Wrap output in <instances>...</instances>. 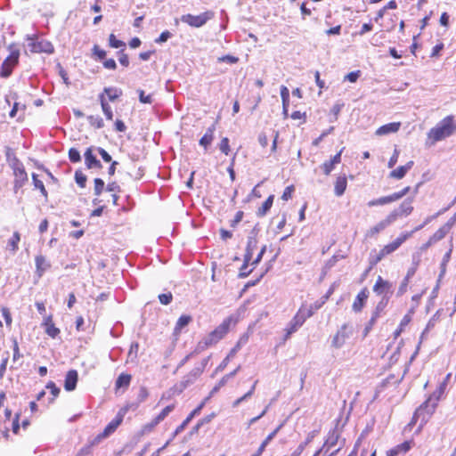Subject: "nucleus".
Here are the masks:
<instances>
[{
	"instance_id": "1",
	"label": "nucleus",
	"mask_w": 456,
	"mask_h": 456,
	"mask_svg": "<svg viewBox=\"0 0 456 456\" xmlns=\"http://www.w3.org/2000/svg\"><path fill=\"white\" fill-rule=\"evenodd\" d=\"M456 131V123L452 116H447L428 132V137L434 142L441 141Z\"/></svg>"
},
{
	"instance_id": "2",
	"label": "nucleus",
	"mask_w": 456,
	"mask_h": 456,
	"mask_svg": "<svg viewBox=\"0 0 456 456\" xmlns=\"http://www.w3.org/2000/svg\"><path fill=\"white\" fill-rule=\"evenodd\" d=\"M229 322H224L219 325L215 330L210 332L208 337L199 342L195 352L200 353L208 346L217 343L222 339L228 331Z\"/></svg>"
},
{
	"instance_id": "3",
	"label": "nucleus",
	"mask_w": 456,
	"mask_h": 456,
	"mask_svg": "<svg viewBox=\"0 0 456 456\" xmlns=\"http://www.w3.org/2000/svg\"><path fill=\"white\" fill-rule=\"evenodd\" d=\"M213 16V12L208 11L199 15L184 14L181 17V20L191 27L200 28L204 26L208 20H211Z\"/></svg>"
},
{
	"instance_id": "4",
	"label": "nucleus",
	"mask_w": 456,
	"mask_h": 456,
	"mask_svg": "<svg viewBox=\"0 0 456 456\" xmlns=\"http://www.w3.org/2000/svg\"><path fill=\"white\" fill-rule=\"evenodd\" d=\"M20 56L19 50H12L10 54L6 57L4 61L2 64V70H1V76L4 77H7L11 75L12 69L16 66L18 63Z\"/></svg>"
},
{
	"instance_id": "5",
	"label": "nucleus",
	"mask_w": 456,
	"mask_h": 456,
	"mask_svg": "<svg viewBox=\"0 0 456 456\" xmlns=\"http://www.w3.org/2000/svg\"><path fill=\"white\" fill-rule=\"evenodd\" d=\"M12 167L15 176L14 187L20 188L28 181V175L22 163H20L17 159H13Z\"/></svg>"
},
{
	"instance_id": "6",
	"label": "nucleus",
	"mask_w": 456,
	"mask_h": 456,
	"mask_svg": "<svg viewBox=\"0 0 456 456\" xmlns=\"http://www.w3.org/2000/svg\"><path fill=\"white\" fill-rule=\"evenodd\" d=\"M373 291L377 295L389 299L393 293V284L392 282L384 280L381 276H379L373 286Z\"/></svg>"
},
{
	"instance_id": "7",
	"label": "nucleus",
	"mask_w": 456,
	"mask_h": 456,
	"mask_svg": "<svg viewBox=\"0 0 456 456\" xmlns=\"http://www.w3.org/2000/svg\"><path fill=\"white\" fill-rule=\"evenodd\" d=\"M351 334L352 329L348 326V324L342 325V327L333 337L331 346L335 348L342 347L346 341L350 338Z\"/></svg>"
},
{
	"instance_id": "8",
	"label": "nucleus",
	"mask_w": 456,
	"mask_h": 456,
	"mask_svg": "<svg viewBox=\"0 0 456 456\" xmlns=\"http://www.w3.org/2000/svg\"><path fill=\"white\" fill-rule=\"evenodd\" d=\"M413 199L405 200L397 208L394 209L388 216L393 217L395 223L401 216H407L413 211Z\"/></svg>"
},
{
	"instance_id": "9",
	"label": "nucleus",
	"mask_w": 456,
	"mask_h": 456,
	"mask_svg": "<svg viewBox=\"0 0 456 456\" xmlns=\"http://www.w3.org/2000/svg\"><path fill=\"white\" fill-rule=\"evenodd\" d=\"M256 246V240L253 238H248V245L246 248V253L244 256V263L242 266L240 267V273H239V278H246L248 275V273H244V269H246L248 265V262L251 260L253 256V250Z\"/></svg>"
},
{
	"instance_id": "10",
	"label": "nucleus",
	"mask_w": 456,
	"mask_h": 456,
	"mask_svg": "<svg viewBox=\"0 0 456 456\" xmlns=\"http://www.w3.org/2000/svg\"><path fill=\"white\" fill-rule=\"evenodd\" d=\"M202 374L201 369L193 368L185 375L177 386L179 393L183 392L187 387L192 385Z\"/></svg>"
},
{
	"instance_id": "11",
	"label": "nucleus",
	"mask_w": 456,
	"mask_h": 456,
	"mask_svg": "<svg viewBox=\"0 0 456 456\" xmlns=\"http://www.w3.org/2000/svg\"><path fill=\"white\" fill-rule=\"evenodd\" d=\"M412 236V232H405L401 234L393 242L386 245L381 250L383 255H389L395 251L407 239Z\"/></svg>"
},
{
	"instance_id": "12",
	"label": "nucleus",
	"mask_w": 456,
	"mask_h": 456,
	"mask_svg": "<svg viewBox=\"0 0 456 456\" xmlns=\"http://www.w3.org/2000/svg\"><path fill=\"white\" fill-rule=\"evenodd\" d=\"M121 411H123L124 412L121 413V411H120L118 413V415L117 416V418L115 419H113L112 421H110L106 426V428H104L103 432L99 436L100 437L105 438V437L109 436L110 434H112L117 429V428L122 422L123 416L126 413V409H122Z\"/></svg>"
},
{
	"instance_id": "13",
	"label": "nucleus",
	"mask_w": 456,
	"mask_h": 456,
	"mask_svg": "<svg viewBox=\"0 0 456 456\" xmlns=\"http://www.w3.org/2000/svg\"><path fill=\"white\" fill-rule=\"evenodd\" d=\"M344 148H342L339 152H338L335 156H333L330 160L325 161L321 168L323 171L325 175H329L331 171L335 168V166L341 162V154L343 152Z\"/></svg>"
},
{
	"instance_id": "14",
	"label": "nucleus",
	"mask_w": 456,
	"mask_h": 456,
	"mask_svg": "<svg viewBox=\"0 0 456 456\" xmlns=\"http://www.w3.org/2000/svg\"><path fill=\"white\" fill-rule=\"evenodd\" d=\"M455 223L454 218H451L446 224H444L442 227H440L432 236L431 240L435 241L436 243L439 240H443L446 234L450 232L452 227L453 226Z\"/></svg>"
},
{
	"instance_id": "15",
	"label": "nucleus",
	"mask_w": 456,
	"mask_h": 456,
	"mask_svg": "<svg viewBox=\"0 0 456 456\" xmlns=\"http://www.w3.org/2000/svg\"><path fill=\"white\" fill-rule=\"evenodd\" d=\"M394 222H393V217L392 216H389L387 215V216L379 221L378 224H376L373 227H371L368 232H367V236L368 237H373L375 236L376 234H378L379 232H382L383 230H385L387 226H389L390 224H392Z\"/></svg>"
},
{
	"instance_id": "16",
	"label": "nucleus",
	"mask_w": 456,
	"mask_h": 456,
	"mask_svg": "<svg viewBox=\"0 0 456 456\" xmlns=\"http://www.w3.org/2000/svg\"><path fill=\"white\" fill-rule=\"evenodd\" d=\"M304 322V317L297 314L290 321V322L288 325V328L286 329L285 339H288L291 334L296 332L297 329L303 325Z\"/></svg>"
},
{
	"instance_id": "17",
	"label": "nucleus",
	"mask_w": 456,
	"mask_h": 456,
	"mask_svg": "<svg viewBox=\"0 0 456 456\" xmlns=\"http://www.w3.org/2000/svg\"><path fill=\"white\" fill-rule=\"evenodd\" d=\"M78 379V374L77 371L75 370H70L66 374L65 382H64V388L67 391H73L77 383Z\"/></svg>"
},
{
	"instance_id": "18",
	"label": "nucleus",
	"mask_w": 456,
	"mask_h": 456,
	"mask_svg": "<svg viewBox=\"0 0 456 456\" xmlns=\"http://www.w3.org/2000/svg\"><path fill=\"white\" fill-rule=\"evenodd\" d=\"M401 126L400 122H393L381 126L379 127L375 134L378 136L387 135L389 134L396 133Z\"/></svg>"
},
{
	"instance_id": "19",
	"label": "nucleus",
	"mask_w": 456,
	"mask_h": 456,
	"mask_svg": "<svg viewBox=\"0 0 456 456\" xmlns=\"http://www.w3.org/2000/svg\"><path fill=\"white\" fill-rule=\"evenodd\" d=\"M413 161H408L405 165L400 166L390 172L389 177L400 180L405 176L407 172L413 167Z\"/></svg>"
},
{
	"instance_id": "20",
	"label": "nucleus",
	"mask_w": 456,
	"mask_h": 456,
	"mask_svg": "<svg viewBox=\"0 0 456 456\" xmlns=\"http://www.w3.org/2000/svg\"><path fill=\"white\" fill-rule=\"evenodd\" d=\"M411 448V442L405 441L401 444H398L387 452V456H398L400 454H405Z\"/></svg>"
},
{
	"instance_id": "21",
	"label": "nucleus",
	"mask_w": 456,
	"mask_h": 456,
	"mask_svg": "<svg viewBox=\"0 0 456 456\" xmlns=\"http://www.w3.org/2000/svg\"><path fill=\"white\" fill-rule=\"evenodd\" d=\"M85 162L88 168H102V164L93 154L92 148H88L85 152Z\"/></svg>"
},
{
	"instance_id": "22",
	"label": "nucleus",
	"mask_w": 456,
	"mask_h": 456,
	"mask_svg": "<svg viewBox=\"0 0 456 456\" xmlns=\"http://www.w3.org/2000/svg\"><path fill=\"white\" fill-rule=\"evenodd\" d=\"M368 294L369 293L367 289H363L361 292H359L352 306L354 312H360L362 310L368 298Z\"/></svg>"
},
{
	"instance_id": "23",
	"label": "nucleus",
	"mask_w": 456,
	"mask_h": 456,
	"mask_svg": "<svg viewBox=\"0 0 456 456\" xmlns=\"http://www.w3.org/2000/svg\"><path fill=\"white\" fill-rule=\"evenodd\" d=\"M338 433L337 430H332L329 433L328 437L325 441L324 447H326L325 453H330V450L334 448L338 442Z\"/></svg>"
},
{
	"instance_id": "24",
	"label": "nucleus",
	"mask_w": 456,
	"mask_h": 456,
	"mask_svg": "<svg viewBox=\"0 0 456 456\" xmlns=\"http://www.w3.org/2000/svg\"><path fill=\"white\" fill-rule=\"evenodd\" d=\"M347 186V181L346 177L345 175H339L337 177L334 186V192L336 196L340 197L342 196L346 189Z\"/></svg>"
},
{
	"instance_id": "25",
	"label": "nucleus",
	"mask_w": 456,
	"mask_h": 456,
	"mask_svg": "<svg viewBox=\"0 0 456 456\" xmlns=\"http://www.w3.org/2000/svg\"><path fill=\"white\" fill-rule=\"evenodd\" d=\"M240 367H238L237 369H235L233 371H232L231 373L229 374H226L224 375L220 380L219 382L212 388V390L210 391V394H209V397L213 396L216 393H217L219 391V389L224 387L230 379L233 378L238 370H239Z\"/></svg>"
},
{
	"instance_id": "26",
	"label": "nucleus",
	"mask_w": 456,
	"mask_h": 456,
	"mask_svg": "<svg viewBox=\"0 0 456 456\" xmlns=\"http://www.w3.org/2000/svg\"><path fill=\"white\" fill-rule=\"evenodd\" d=\"M35 262H36L37 272L39 276H42L43 273L50 267V264L46 261V259L43 256H37Z\"/></svg>"
},
{
	"instance_id": "27",
	"label": "nucleus",
	"mask_w": 456,
	"mask_h": 456,
	"mask_svg": "<svg viewBox=\"0 0 456 456\" xmlns=\"http://www.w3.org/2000/svg\"><path fill=\"white\" fill-rule=\"evenodd\" d=\"M215 129V125H212L208 128L206 134L200 140V144L205 149H207L211 144Z\"/></svg>"
},
{
	"instance_id": "28",
	"label": "nucleus",
	"mask_w": 456,
	"mask_h": 456,
	"mask_svg": "<svg viewBox=\"0 0 456 456\" xmlns=\"http://www.w3.org/2000/svg\"><path fill=\"white\" fill-rule=\"evenodd\" d=\"M431 402V398L428 399L426 402H424L415 411L414 418L420 416L424 411H427L428 414H432L435 408L436 403L429 404Z\"/></svg>"
},
{
	"instance_id": "29",
	"label": "nucleus",
	"mask_w": 456,
	"mask_h": 456,
	"mask_svg": "<svg viewBox=\"0 0 456 456\" xmlns=\"http://www.w3.org/2000/svg\"><path fill=\"white\" fill-rule=\"evenodd\" d=\"M131 379H132V377L129 374H126V373L120 374L115 383L116 389L127 388L130 385Z\"/></svg>"
},
{
	"instance_id": "30",
	"label": "nucleus",
	"mask_w": 456,
	"mask_h": 456,
	"mask_svg": "<svg viewBox=\"0 0 456 456\" xmlns=\"http://www.w3.org/2000/svg\"><path fill=\"white\" fill-rule=\"evenodd\" d=\"M274 196H269L266 200L263 203V205L258 208L256 215L258 216H264L269 211L271 207L273 206Z\"/></svg>"
},
{
	"instance_id": "31",
	"label": "nucleus",
	"mask_w": 456,
	"mask_h": 456,
	"mask_svg": "<svg viewBox=\"0 0 456 456\" xmlns=\"http://www.w3.org/2000/svg\"><path fill=\"white\" fill-rule=\"evenodd\" d=\"M99 99H100L102 109V111H103L105 117L107 118V119L112 120V118H113L112 110H111V107L106 102L103 94H101L99 95Z\"/></svg>"
},
{
	"instance_id": "32",
	"label": "nucleus",
	"mask_w": 456,
	"mask_h": 456,
	"mask_svg": "<svg viewBox=\"0 0 456 456\" xmlns=\"http://www.w3.org/2000/svg\"><path fill=\"white\" fill-rule=\"evenodd\" d=\"M191 321V317L190 315H182L176 322V325L175 327V334L180 333L182 329L186 327L190 323Z\"/></svg>"
},
{
	"instance_id": "33",
	"label": "nucleus",
	"mask_w": 456,
	"mask_h": 456,
	"mask_svg": "<svg viewBox=\"0 0 456 456\" xmlns=\"http://www.w3.org/2000/svg\"><path fill=\"white\" fill-rule=\"evenodd\" d=\"M102 94H106L109 100L113 102L122 94V91L116 87H105Z\"/></svg>"
},
{
	"instance_id": "34",
	"label": "nucleus",
	"mask_w": 456,
	"mask_h": 456,
	"mask_svg": "<svg viewBox=\"0 0 456 456\" xmlns=\"http://www.w3.org/2000/svg\"><path fill=\"white\" fill-rule=\"evenodd\" d=\"M20 240V235L18 232H14L12 237L8 240L7 247L12 252L18 250V244Z\"/></svg>"
},
{
	"instance_id": "35",
	"label": "nucleus",
	"mask_w": 456,
	"mask_h": 456,
	"mask_svg": "<svg viewBox=\"0 0 456 456\" xmlns=\"http://www.w3.org/2000/svg\"><path fill=\"white\" fill-rule=\"evenodd\" d=\"M175 409V404H170L165 407L161 412L154 418V424H159Z\"/></svg>"
},
{
	"instance_id": "36",
	"label": "nucleus",
	"mask_w": 456,
	"mask_h": 456,
	"mask_svg": "<svg viewBox=\"0 0 456 456\" xmlns=\"http://www.w3.org/2000/svg\"><path fill=\"white\" fill-rule=\"evenodd\" d=\"M386 255H383L381 249L379 251V253H376V251L371 252L370 256V269L376 265Z\"/></svg>"
},
{
	"instance_id": "37",
	"label": "nucleus",
	"mask_w": 456,
	"mask_h": 456,
	"mask_svg": "<svg viewBox=\"0 0 456 456\" xmlns=\"http://www.w3.org/2000/svg\"><path fill=\"white\" fill-rule=\"evenodd\" d=\"M32 180L35 188L38 189L41 191L42 195L47 198V191L45 188L43 182L37 178V175L32 174Z\"/></svg>"
},
{
	"instance_id": "38",
	"label": "nucleus",
	"mask_w": 456,
	"mask_h": 456,
	"mask_svg": "<svg viewBox=\"0 0 456 456\" xmlns=\"http://www.w3.org/2000/svg\"><path fill=\"white\" fill-rule=\"evenodd\" d=\"M138 350H139V345L137 342H133L131 345H130V349H129V352H128V354H127V358L131 361V362H134L136 360L137 358V354H138Z\"/></svg>"
},
{
	"instance_id": "39",
	"label": "nucleus",
	"mask_w": 456,
	"mask_h": 456,
	"mask_svg": "<svg viewBox=\"0 0 456 456\" xmlns=\"http://www.w3.org/2000/svg\"><path fill=\"white\" fill-rule=\"evenodd\" d=\"M88 121L90 125L95 128H102L104 126L103 120L99 116H89Z\"/></svg>"
},
{
	"instance_id": "40",
	"label": "nucleus",
	"mask_w": 456,
	"mask_h": 456,
	"mask_svg": "<svg viewBox=\"0 0 456 456\" xmlns=\"http://www.w3.org/2000/svg\"><path fill=\"white\" fill-rule=\"evenodd\" d=\"M315 311V309L312 308L311 305L308 308H305L304 306H302L297 314L304 317V322H305V320L311 317Z\"/></svg>"
},
{
	"instance_id": "41",
	"label": "nucleus",
	"mask_w": 456,
	"mask_h": 456,
	"mask_svg": "<svg viewBox=\"0 0 456 456\" xmlns=\"http://www.w3.org/2000/svg\"><path fill=\"white\" fill-rule=\"evenodd\" d=\"M315 311V309L312 308L311 305L308 308H305L304 306H302L297 314L304 317V322H305V320L311 317Z\"/></svg>"
},
{
	"instance_id": "42",
	"label": "nucleus",
	"mask_w": 456,
	"mask_h": 456,
	"mask_svg": "<svg viewBox=\"0 0 456 456\" xmlns=\"http://www.w3.org/2000/svg\"><path fill=\"white\" fill-rule=\"evenodd\" d=\"M315 311V309L312 308L311 305L308 308H305L304 306H302L297 314L304 317V322H305V320L311 317Z\"/></svg>"
},
{
	"instance_id": "43",
	"label": "nucleus",
	"mask_w": 456,
	"mask_h": 456,
	"mask_svg": "<svg viewBox=\"0 0 456 456\" xmlns=\"http://www.w3.org/2000/svg\"><path fill=\"white\" fill-rule=\"evenodd\" d=\"M315 311V309L312 308L311 305L308 308H305L304 306H302L297 314L304 317V322H305V320L311 317Z\"/></svg>"
},
{
	"instance_id": "44",
	"label": "nucleus",
	"mask_w": 456,
	"mask_h": 456,
	"mask_svg": "<svg viewBox=\"0 0 456 456\" xmlns=\"http://www.w3.org/2000/svg\"><path fill=\"white\" fill-rule=\"evenodd\" d=\"M315 311V309L312 308L311 305L308 308H305L304 306H302L297 314L304 317V322H305V320L311 317Z\"/></svg>"
},
{
	"instance_id": "45",
	"label": "nucleus",
	"mask_w": 456,
	"mask_h": 456,
	"mask_svg": "<svg viewBox=\"0 0 456 456\" xmlns=\"http://www.w3.org/2000/svg\"><path fill=\"white\" fill-rule=\"evenodd\" d=\"M109 45L112 48H120L125 46V43L116 38L114 34H110L109 37Z\"/></svg>"
},
{
	"instance_id": "46",
	"label": "nucleus",
	"mask_w": 456,
	"mask_h": 456,
	"mask_svg": "<svg viewBox=\"0 0 456 456\" xmlns=\"http://www.w3.org/2000/svg\"><path fill=\"white\" fill-rule=\"evenodd\" d=\"M75 180L78 186H80L81 188L86 187V175H84L81 171H77L75 173Z\"/></svg>"
},
{
	"instance_id": "47",
	"label": "nucleus",
	"mask_w": 456,
	"mask_h": 456,
	"mask_svg": "<svg viewBox=\"0 0 456 456\" xmlns=\"http://www.w3.org/2000/svg\"><path fill=\"white\" fill-rule=\"evenodd\" d=\"M105 183L102 179L101 178H95L94 179V194L96 196L101 195L104 189Z\"/></svg>"
},
{
	"instance_id": "48",
	"label": "nucleus",
	"mask_w": 456,
	"mask_h": 456,
	"mask_svg": "<svg viewBox=\"0 0 456 456\" xmlns=\"http://www.w3.org/2000/svg\"><path fill=\"white\" fill-rule=\"evenodd\" d=\"M440 215V212L436 213V215H433V216H428L425 221L423 222V224H419V226L415 227L411 232H412V234L418 231H420L421 229H423L428 224H429L432 220H434L435 218H436L438 216Z\"/></svg>"
},
{
	"instance_id": "49",
	"label": "nucleus",
	"mask_w": 456,
	"mask_h": 456,
	"mask_svg": "<svg viewBox=\"0 0 456 456\" xmlns=\"http://www.w3.org/2000/svg\"><path fill=\"white\" fill-rule=\"evenodd\" d=\"M45 332L49 337L55 338L60 334V330L54 324H49L45 326Z\"/></svg>"
},
{
	"instance_id": "50",
	"label": "nucleus",
	"mask_w": 456,
	"mask_h": 456,
	"mask_svg": "<svg viewBox=\"0 0 456 456\" xmlns=\"http://www.w3.org/2000/svg\"><path fill=\"white\" fill-rule=\"evenodd\" d=\"M69 160L71 162H73V163H77V162H79L81 160L80 153L75 148L69 149Z\"/></svg>"
},
{
	"instance_id": "51",
	"label": "nucleus",
	"mask_w": 456,
	"mask_h": 456,
	"mask_svg": "<svg viewBox=\"0 0 456 456\" xmlns=\"http://www.w3.org/2000/svg\"><path fill=\"white\" fill-rule=\"evenodd\" d=\"M386 204H389L387 196H384V197H381V198H379L376 200H372L368 202L369 207H376V206L386 205Z\"/></svg>"
},
{
	"instance_id": "52",
	"label": "nucleus",
	"mask_w": 456,
	"mask_h": 456,
	"mask_svg": "<svg viewBox=\"0 0 456 456\" xmlns=\"http://www.w3.org/2000/svg\"><path fill=\"white\" fill-rule=\"evenodd\" d=\"M219 149L225 155L229 154L230 146H229V139L227 137H224L221 140L220 144H219Z\"/></svg>"
},
{
	"instance_id": "53",
	"label": "nucleus",
	"mask_w": 456,
	"mask_h": 456,
	"mask_svg": "<svg viewBox=\"0 0 456 456\" xmlns=\"http://www.w3.org/2000/svg\"><path fill=\"white\" fill-rule=\"evenodd\" d=\"M93 53L97 57V60L102 61L106 57V52L101 49L97 45H95L93 48Z\"/></svg>"
},
{
	"instance_id": "54",
	"label": "nucleus",
	"mask_w": 456,
	"mask_h": 456,
	"mask_svg": "<svg viewBox=\"0 0 456 456\" xmlns=\"http://www.w3.org/2000/svg\"><path fill=\"white\" fill-rule=\"evenodd\" d=\"M409 282H410V281L405 278L402 281V282L398 288V290H397V294H396L397 297L403 296L407 291Z\"/></svg>"
},
{
	"instance_id": "55",
	"label": "nucleus",
	"mask_w": 456,
	"mask_h": 456,
	"mask_svg": "<svg viewBox=\"0 0 456 456\" xmlns=\"http://www.w3.org/2000/svg\"><path fill=\"white\" fill-rule=\"evenodd\" d=\"M360 74H361V71H360V70L352 71V72L348 73V74L345 77V80H348V81H349V82H351V83H354V82H356V81H357V79L359 78Z\"/></svg>"
},
{
	"instance_id": "56",
	"label": "nucleus",
	"mask_w": 456,
	"mask_h": 456,
	"mask_svg": "<svg viewBox=\"0 0 456 456\" xmlns=\"http://www.w3.org/2000/svg\"><path fill=\"white\" fill-rule=\"evenodd\" d=\"M388 298L387 297H382L381 300L378 303L377 306H376V309L374 311V313H379V315L380 314V313L385 309V307L387 306V303H388Z\"/></svg>"
},
{
	"instance_id": "57",
	"label": "nucleus",
	"mask_w": 456,
	"mask_h": 456,
	"mask_svg": "<svg viewBox=\"0 0 456 456\" xmlns=\"http://www.w3.org/2000/svg\"><path fill=\"white\" fill-rule=\"evenodd\" d=\"M281 97L282 103H286V102H289V91L287 86H281Z\"/></svg>"
},
{
	"instance_id": "58",
	"label": "nucleus",
	"mask_w": 456,
	"mask_h": 456,
	"mask_svg": "<svg viewBox=\"0 0 456 456\" xmlns=\"http://www.w3.org/2000/svg\"><path fill=\"white\" fill-rule=\"evenodd\" d=\"M46 388L50 390L51 394L53 395V398L57 397L61 391L60 388L52 381L46 385Z\"/></svg>"
},
{
	"instance_id": "59",
	"label": "nucleus",
	"mask_w": 456,
	"mask_h": 456,
	"mask_svg": "<svg viewBox=\"0 0 456 456\" xmlns=\"http://www.w3.org/2000/svg\"><path fill=\"white\" fill-rule=\"evenodd\" d=\"M172 298H173V296H172L171 293L159 295V302L162 305H168V304H170L171 301H172Z\"/></svg>"
},
{
	"instance_id": "60",
	"label": "nucleus",
	"mask_w": 456,
	"mask_h": 456,
	"mask_svg": "<svg viewBox=\"0 0 456 456\" xmlns=\"http://www.w3.org/2000/svg\"><path fill=\"white\" fill-rule=\"evenodd\" d=\"M239 61V59L232 55H224L218 58V61L220 62H228L231 64L236 63Z\"/></svg>"
},
{
	"instance_id": "61",
	"label": "nucleus",
	"mask_w": 456,
	"mask_h": 456,
	"mask_svg": "<svg viewBox=\"0 0 456 456\" xmlns=\"http://www.w3.org/2000/svg\"><path fill=\"white\" fill-rule=\"evenodd\" d=\"M171 36L172 34L169 31L166 30L162 32L157 39H155V42L158 44L164 43L167 41L171 37Z\"/></svg>"
},
{
	"instance_id": "62",
	"label": "nucleus",
	"mask_w": 456,
	"mask_h": 456,
	"mask_svg": "<svg viewBox=\"0 0 456 456\" xmlns=\"http://www.w3.org/2000/svg\"><path fill=\"white\" fill-rule=\"evenodd\" d=\"M138 93H139V100H140L141 102H142V103H151L152 99H151V94L145 95V93L142 90H139Z\"/></svg>"
},
{
	"instance_id": "63",
	"label": "nucleus",
	"mask_w": 456,
	"mask_h": 456,
	"mask_svg": "<svg viewBox=\"0 0 456 456\" xmlns=\"http://www.w3.org/2000/svg\"><path fill=\"white\" fill-rule=\"evenodd\" d=\"M309 441H310V439L308 438L305 442L300 444L297 446V448L291 453L290 456H299L304 452V450Z\"/></svg>"
},
{
	"instance_id": "64",
	"label": "nucleus",
	"mask_w": 456,
	"mask_h": 456,
	"mask_svg": "<svg viewBox=\"0 0 456 456\" xmlns=\"http://www.w3.org/2000/svg\"><path fill=\"white\" fill-rule=\"evenodd\" d=\"M294 191V186L293 185H289L288 187L285 188L282 195H281V199L283 200H288L289 199L291 198V195H292V192Z\"/></svg>"
}]
</instances>
